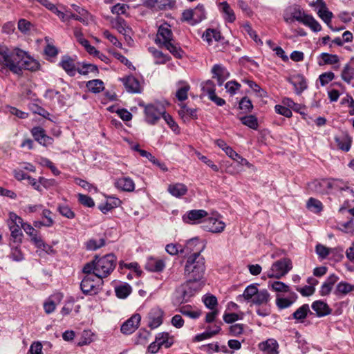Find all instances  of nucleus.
Listing matches in <instances>:
<instances>
[{
  "label": "nucleus",
  "instance_id": "obj_1",
  "mask_svg": "<svg viewBox=\"0 0 354 354\" xmlns=\"http://www.w3.org/2000/svg\"><path fill=\"white\" fill-rule=\"evenodd\" d=\"M117 263V257L113 254L102 257L95 256L89 263L85 264L82 272L85 274H93L100 279L107 277L114 270Z\"/></svg>",
  "mask_w": 354,
  "mask_h": 354
},
{
  "label": "nucleus",
  "instance_id": "obj_2",
  "mask_svg": "<svg viewBox=\"0 0 354 354\" xmlns=\"http://www.w3.org/2000/svg\"><path fill=\"white\" fill-rule=\"evenodd\" d=\"M155 41L156 44L163 46L175 57H183L184 52L178 44L175 42L173 38V32L168 24L164 23L158 27Z\"/></svg>",
  "mask_w": 354,
  "mask_h": 354
},
{
  "label": "nucleus",
  "instance_id": "obj_3",
  "mask_svg": "<svg viewBox=\"0 0 354 354\" xmlns=\"http://www.w3.org/2000/svg\"><path fill=\"white\" fill-rule=\"evenodd\" d=\"M205 271V258L200 252L190 254L186 261L185 266V274L194 280H202Z\"/></svg>",
  "mask_w": 354,
  "mask_h": 354
},
{
  "label": "nucleus",
  "instance_id": "obj_4",
  "mask_svg": "<svg viewBox=\"0 0 354 354\" xmlns=\"http://www.w3.org/2000/svg\"><path fill=\"white\" fill-rule=\"evenodd\" d=\"M14 64H12L11 71L15 74H20L23 69L36 71L39 64L30 57L27 53L19 48H15V57Z\"/></svg>",
  "mask_w": 354,
  "mask_h": 354
},
{
  "label": "nucleus",
  "instance_id": "obj_5",
  "mask_svg": "<svg viewBox=\"0 0 354 354\" xmlns=\"http://www.w3.org/2000/svg\"><path fill=\"white\" fill-rule=\"evenodd\" d=\"M203 286L204 282L202 280L189 278L185 283L176 289L177 293L180 295L178 298V301L179 303L187 302L189 298L199 292Z\"/></svg>",
  "mask_w": 354,
  "mask_h": 354
},
{
  "label": "nucleus",
  "instance_id": "obj_6",
  "mask_svg": "<svg viewBox=\"0 0 354 354\" xmlns=\"http://www.w3.org/2000/svg\"><path fill=\"white\" fill-rule=\"evenodd\" d=\"M23 219L18 216L15 213L9 214L8 225L11 232V239L14 243L20 244L22 241L23 233L22 228Z\"/></svg>",
  "mask_w": 354,
  "mask_h": 354
},
{
  "label": "nucleus",
  "instance_id": "obj_7",
  "mask_svg": "<svg viewBox=\"0 0 354 354\" xmlns=\"http://www.w3.org/2000/svg\"><path fill=\"white\" fill-rule=\"evenodd\" d=\"M87 274L82 280L80 288L85 295H96L100 292L103 281L102 279H97L95 274Z\"/></svg>",
  "mask_w": 354,
  "mask_h": 354
},
{
  "label": "nucleus",
  "instance_id": "obj_8",
  "mask_svg": "<svg viewBox=\"0 0 354 354\" xmlns=\"http://www.w3.org/2000/svg\"><path fill=\"white\" fill-rule=\"evenodd\" d=\"M292 268L290 259L283 258L275 261L268 272L269 278L280 279L286 275Z\"/></svg>",
  "mask_w": 354,
  "mask_h": 354
},
{
  "label": "nucleus",
  "instance_id": "obj_9",
  "mask_svg": "<svg viewBox=\"0 0 354 354\" xmlns=\"http://www.w3.org/2000/svg\"><path fill=\"white\" fill-rule=\"evenodd\" d=\"M319 185L324 187L326 192L332 190H339L349 192L351 194H353V189L347 186L346 183L339 179H324L319 183Z\"/></svg>",
  "mask_w": 354,
  "mask_h": 354
},
{
  "label": "nucleus",
  "instance_id": "obj_10",
  "mask_svg": "<svg viewBox=\"0 0 354 354\" xmlns=\"http://www.w3.org/2000/svg\"><path fill=\"white\" fill-rule=\"evenodd\" d=\"M165 113L162 106L148 104L145 108V120L148 124L153 125L160 120L161 115L163 117Z\"/></svg>",
  "mask_w": 354,
  "mask_h": 354
},
{
  "label": "nucleus",
  "instance_id": "obj_11",
  "mask_svg": "<svg viewBox=\"0 0 354 354\" xmlns=\"http://www.w3.org/2000/svg\"><path fill=\"white\" fill-rule=\"evenodd\" d=\"M208 215L207 212L204 209H192L183 216V221L187 224L196 225L205 222Z\"/></svg>",
  "mask_w": 354,
  "mask_h": 354
},
{
  "label": "nucleus",
  "instance_id": "obj_12",
  "mask_svg": "<svg viewBox=\"0 0 354 354\" xmlns=\"http://www.w3.org/2000/svg\"><path fill=\"white\" fill-rule=\"evenodd\" d=\"M15 57V49L10 50L7 46L0 45V68H8L11 71Z\"/></svg>",
  "mask_w": 354,
  "mask_h": 354
},
{
  "label": "nucleus",
  "instance_id": "obj_13",
  "mask_svg": "<svg viewBox=\"0 0 354 354\" xmlns=\"http://www.w3.org/2000/svg\"><path fill=\"white\" fill-rule=\"evenodd\" d=\"M122 82L126 91L130 93H141L143 91V86L140 82L133 75H128L120 78Z\"/></svg>",
  "mask_w": 354,
  "mask_h": 354
},
{
  "label": "nucleus",
  "instance_id": "obj_14",
  "mask_svg": "<svg viewBox=\"0 0 354 354\" xmlns=\"http://www.w3.org/2000/svg\"><path fill=\"white\" fill-rule=\"evenodd\" d=\"M164 312L159 308H152L148 314L149 323L148 326L151 329H155L160 326L162 323Z\"/></svg>",
  "mask_w": 354,
  "mask_h": 354
},
{
  "label": "nucleus",
  "instance_id": "obj_15",
  "mask_svg": "<svg viewBox=\"0 0 354 354\" xmlns=\"http://www.w3.org/2000/svg\"><path fill=\"white\" fill-rule=\"evenodd\" d=\"M141 317L139 314H135L127 319L121 326V332L123 334H131L138 327Z\"/></svg>",
  "mask_w": 354,
  "mask_h": 354
},
{
  "label": "nucleus",
  "instance_id": "obj_16",
  "mask_svg": "<svg viewBox=\"0 0 354 354\" xmlns=\"http://www.w3.org/2000/svg\"><path fill=\"white\" fill-rule=\"evenodd\" d=\"M203 227L206 231L213 233H220L224 230L225 224L216 218L209 217L205 220Z\"/></svg>",
  "mask_w": 354,
  "mask_h": 354
},
{
  "label": "nucleus",
  "instance_id": "obj_17",
  "mask_svg": "<svg viewBox=\"0 0 354 354\" xmlns=\"http://www.w3.org/2000/svg\"><path fill=\"white\" fill-rule=\"evenodd\" d=\"M212 77L217 80L218 86H221L223 82L230 77V73L225 67L221 64H215L212 68Z\"/></svg>",
  "mask_w": 354,
  "mask_h": 354
},
{
  "label": "nucleus",
  "instance_id": "obj_18",
  "mask_svg": "<svg viewBox=\"0 0 354 354\" xmlns=\"http://www.w3.org/2000/svg\"><path fill=\"white\" fill-rule=\"evenodd\" d=\"M31 133L34 138L41 145L47 146L53 143V138L47 136L45 130L41 127H33Z\"/></svg>",
  "mask_w": 354,
  "mask_h": 354
},
{
  "label": "nucleus",
  "instance_id": "obj_19",
  "mask_svg": "<svg viewBox=\"0 0 354 354\" xmlns=\"http://www.w3.org/2000/svg\"><path fill=\"white\" fill-rule=\"evenodd\" d=\"M115 187L121 191L131 192L135 189V183L130 177H122L114 182Z\"/></svg>",
  "mask_w": 354,
  "mask_h": 354
},
{
  "label": "nucleus",
  "instance_id": "obj_20",
  "mask_svg": "<svg viewBox=\"0 0 354 354\" xmlns=\"http://www.w3.org/2000/svg\"><path fill=\"white\" fill-rule=\"evenodd\" d=\"M218 6L225 21L228 23H233L235 21V13L227 1L220 2L218 4Z\"/></svg>",
  "mask_w": 354,
  "mask_h": 354
},
{
  "label": "nucleus",
  "instance_id": "obj_21",
  "mask_svg": "<svg viewBox=\"0 0 354 354\" xmlns=\"http://www.w3.org/2000/svg\"><path fill=\"white\" fill-rule=\"evenodd\" d=\"M288 81L294 86L295 93L297 95L301 94L304 90L307 88L306 80L305 77L301 74H297L292 76L288 80Z\"/></svg>",
  "mask_w": 354,
  "mask_h": 354
},
{
  "label": "nucleus",
  "instance_id": "obj_22",
  "mask_svg": "<svg viewBox=\"0 0 354 354\" xmlns=\"http://www.w3.org/2000/svg\"><path fill=\"white\" fill-rule=\"evenodd\" d=\"M145 268L149 271L159 272L165 269V263L162 259L151 257L147 259Z\"/></svg>",
  "mask_w": 354,
  "mask_h": 354
},
{
  "label": "nucleus",
  "instance_id": "obj_23",
  "mask_svg": "<svg viewBox=\"0 0 354 354\" xmlns=\"http://www.w3.org/2000/svg\"><path fill=\"white\" fill-rule=\"evenodd\" d=\"M312 309L316 313L317 317H324L331 313L332 310L328 305L321 300H317L312 304Z\"/></svg>",
  "mask_w": 354,
  "mask_h": 354
},
{
  "label": "nucleus",
  "instance_id": "obj_24",
  "mask_svg": "<svg viewBox=\"0 0 354 354\" xmlns=\"http://www.w3.org/2000/svg\"><path fill=\"white\" fill-rule=\"evenodd\" d=\"M259 348L266 354H279V344L274 339H268L260 343Z\"/></svg>",
  "mask_w": 354,
  "mask_h": 354
},
{
  "label": "nucleus",
  "instance_id": "obj_25",
  "mask_svg": "<svg viewBox=\"0 0 354 354\" xmlns=\"http://www.w3.org/2000/svg\"><path fill=\"white\" fill-rule=\"evenodd\" d=\"M318 16L328 25V26L333 31H338L342 28H334L330 24L333 16L332 12L327 8L326 3H322V8L318 9Z\"/></svg>",
  "mask_w": 354,
  "mask_h": 354
},
{
  "label": "nucleus",
  "instance_id": "obj_26",
  "mask_svg": "<svg viewBox=\"0 0 354 354\" xmlns=\"http://www.w3.org/2000/svg\"><path fill=\"white\" fill-rule=\"evenodd\" d=\"M59 65L70 76H74L77 68H75L74 59L70 56L65 55L62 58Z\"/></svg>",
  "mask_w": 354,
  "mask_h": 354
},
{
  "label": "nucleus",
  "instance_id": "obj_27",
  "mask_svg": "<svg viewBox=\"0 0 354 354\" xmlns=\"http://www.w3.org/2000/svg\"><path fill=\"white\" fill-rule=\"evenodd\" d=\"M297 297V295L294 292H290L287 298L277 297L276 299L277 306L279 309L287 308L296 301Z\"/></svg>",
  "mask_w": 354,
  "mask_h": 354
},
{
  "label": "nucleus",
  "instance_id": "obj_28",
  "mask_svg": "<svg viewBox=\"0 0 354 354\" xmlns=\"http://www.w3.org/2000/svg\"><path fill=\"white\" fill-rule=\"evenodd\" d=\"M308 314H312V312L310 310L308 304H305L297 308L292 314V318L297 321V322L303 323Z\"/></svg>",
  "mask_w": 354,
  "mask_h": 354
},
{
  "label": "nucleus",
  "instance_id": "obj_29",
  "mask_svg": "<svg viewBox=\"0 0 354 354\" xmlns=\"http://www.w3.org/2000/svg\"><path fill=\"white\" fill-rule=\"evenodd\" d=\"M337 146L339 149L348 151L351 149L352 145V138L347 135L342 134L335 138Z\"/></svg>",
  "mask_w": 354,
  "mask_h": 354
},
{
  "label": "nucleus",
  "instance_id": "obj_30",
  "mask_svg": "<svg viewBox=\"0 0 354 354\" xmlns=\"http://www.w3.org/2000/svg\"><path fill=\"white\" fill-rule=\"evenodd\" d=\"M270 300V295L267 290H259L257 295L254 296V299L251 301L252 304L255 305H263L266 304Z\"/></svg>",
  "mask_w": 354,
  "mask_h": 354
},
{
  "label": "nucleus",
  "instance_id": "obj_31",
  "mask_svg": "<svg viewBox=\"0 0 354 354\" xmlns=\"http://www.w3.org/2000/svg\"><path fill=\"white\" fill-rule=\"evenodd\" d=\"M168 192L175 197H181L187 194V188L183 183H176L169 185Z\"/></svg>",
  "mask_w": 354,
  "mask_h": 354
},
{
  "label": "nucleus",
  "instance_id": "obj_32",
  "mask_svg": "<svg viewBox=\"0 0 354 354\" xmlns=\"http://www.w3.org/2000/svg\"><path fill=\"white\" fill-rule=\"evenodd\" d=\"M258 290H259L256 284L249 285L246 287L243 293L238 296V299L241 300L243 298L245 301H252Z\"/></svg>",
  "mask_w": 354,
  "mask_h": 354
},
{
  "label": "nucleus",
  "instance_id": "obj_33",
  "mask_svg": "<svg viewBox=\"0 0 354 354\" xmlns=\"http://www.w3.org/2000/svg\"><path fill=\"white\" fill-rule=\"evenodd\" d=\"M202 38L204 41H206L209 44H210L213 39L216 41H219L221 38V35L218 30L208 28L203 32Z\"/></svg>",
  "mask_w": 354,
  "mask_h": 354
},
{
  "label": "nucleus",
  "instance_id": "obj_34",
  "mask_svg": "<svg viewBox=\"0 0 354 354\" xmlns=\"http://www.w3.org/2000/svg\"><path fill=\"white\" fill-rule=\"evenodd\" d=\"M132 288L129 284L124 283L115 288L116 296L120 299L127 298L131 292Z\"/></svg>",
  "mask_w": 354,
  "mask_h": 354
},
{
  "label": "nucleus",
  "instance_id": "obj_35",
  "mask_svg": "<svg viewBox=\"0 0 354 354\" xmlns=\"http://www.w3.org/2000/svg\"><path fill=\"white\" fill-rule=\"evenodd\" d=\"M301 24L314 32H319L322 30L321 25L312 15H306Z\"/></svg>",
  "mask_w": 354,
  "mask_h": 354
},
{
  "label": "nucleus",
  "instance_id": "obj_36",
  "mask_svg": "<svg viewBox=\"0 0 354 354\" xmlns=\"http://www.w3.org/2000/svg\"><path fill=\"white\" fill-rule=\"evenodd\" d=\"M143 3L147 7L162 10L169 5L170 0H144Z\"/></svg>",
  "mask_w": 354,
  "mask_h": 354
},
{
  "label": "nucleus",
  "instance_id": "obj_37",
  "mask_svg": "<svg viewBox=\"0 0 354 354\" xmlns=\"http://www.w3.org/2000/svg\"><path fill=\"white\" fill-rule=\"evenodd\" d=\"M242 124L253 130H257L259 122L257 118L254 115H245L240 118Z\"/></svg>",
  "mask_w": 354,
  "mask_h": 354
},
{
  "label": "nucleus",
  "instance_id": "obj_38",
  "mask_svg": "<svg viewBox=\"0 0 354 354\" xmlns=\"http://www.w3.org/2000/svg\"><path fill=\"white\" fill-rule=\"evenodd\" d=\"M156 339L157 343L161 346H164L165 348H169L174 343L172 337H170L169 334L165 332L158 333Z\"/></svg>",
  "mask_w": 354,
  "mask_h": 354
},
{
  "label": "nucleus",
  "instance_id": "obj_39",
  "mask_svg": "<svg viewBox=\"0 0 354 354\" xmlns=\"http://www.w3.org/2000/svg\"><path fill=\"white\" fill-rule=\"evenodd\" d=\"M86 86L87 88L93 93H98L104 88L103 82L99 79L87 82Z\"/></svg>",
  "mask_w": 354,
  "mask_h": 354
},
{
  "label": "nucleus",
  "instance_id": "obj_40",
  "mask_svg": "<svg viewBox=\"0 0 354 354\" xmlns=\"http://www.w3.org/2000/svg\"><path fill=\"white\" fill-rule=\"evenodd\" d=\"M179 312L184 316L192 319H197L201 314L200 310H194L190 305H186L179 308Z\"/></svg>",
  "mask_w": 354,
  "mask_h": 354
},
{
  "label": "nucleus",
  "instance_id": "obj_41",
  "mask_svg": "<svg viewBox=\"0 0 354 354\" xmlns=\"http://www.w3.org/2000/svg\"><path fill=\"white\" fill-rule=\"evenodd\" d=\"M22 229L24 232L30 236L31 241L35 244L37 240H39L41 237L37 236L38 232L30 224L24 223H22Z\"/></svg>",
  "mask_w": 354,
  "mask_h": 354
},
{
  "label": "nucleus",
  "instance_id": "obj_42",
  "mask_svg": "<svg viewBox=\"0 0 354 354\" xmlns=\"http://www.w3.org/2000/svg\"><path fill=\"white\" fill-rule=\"evenodd\" d=\"M322 61L319 62V65L322 66L324 64H334L339 62L338 56L336 55H332L326 53H323L320 55Z\"/></svg>",
  "mask_w": 354,
  "mask_h": 354
},
{
  "label": "nucleus",
  "instance_id": "obj_43",
  "mask_svg": "<svg viewBox=\"0 0 354 354\" xmlns=\"http://www.w3.org/2000/svg\"><path fill=\"white\" fill-rule=\"evenodd\" d=\"M307 208L314 213H319L323 209V205L320 201L314 198H310L307 201Z\"/></svg>",
  "mask_w": 354,
  "mask_h": 354
},
{
  "label": "nucleus",
  "instance_id": "obj_44",
  "mask_svg": "<svg viewBox=\"0 0 354 354\" xmlns=\"http://www.w3.org/2000/svg\"><path fill=\"white\" fill-rule=\"evenodd\" d=\"M201 89L204 95H207L208 97L216 92L215 84L213 81L208 80L201 84Z\"/></svg>",
  "mask_w": 354,
  "mask_h": 354
},
{
  "label": "nucleus",
  "instance_id": "obj_45",
  "mask_svg": "<svg viewBox=\"0 0 354 354\" xmlns=\"http://www.w3.org/2000/svg\"><path fill=\"white\" fill-rule=\"evenodd\" d=\"M17 244L16 246L11 245V250L8 257L12 261H21L24 259V256L19 248V244Z\"/></svg>",
  "mask_w": 354,
  "mask_h": 354
},
{
  "label": "nucleus",
  "instance_id": "obj_46",
  "mask_svg": "<svg viewBox=\"0 0 354 354\" xmlns=\"http://www.w3.org/2000/svg\"><path fill=\"white\" fill-rule=\"evenodd\" d=\"M77 71L81 74L86 75L89 73H98V68L96 65L91 64L83 63L81 67L77 68Z\"/></svg>",
  "mask_w": 354,
  "mask_h": 354
},
{
  "label": "nucleus",
  "instance_id": "obj_47",
  "mask_svg": "<svg viewBox=\"0 0 354 354\" xmlns=\"http://www.w3.org/2000/svg\"><path fill=\"white\" fill-rule=\"evenodd\" d=\"M226 154L232 160L238 162L241 165H246L248 167L250 166L249 162L245 158L238 154L232 148L227 149Z\"/></svg>",
  "mask_w": 354,
  "mask_h": 354
},
{
  "label": "nucleus",
  "instance_id": "obj_48",
  "mask_svg": "<svg viewBox=\"0 0 354 354\" xmlns=\"http://www.w3.org/2000/svg\"><path fill=\"white\" fill-rule=\"evenodd\" d=\"M268 287H270L274 291L278 292H289L290 293V288L288 285L285 284L283 282L276 281L274 282H269Z\"/></svg>",
  "mask_w": 354,
  "mask_h": 354
},
{
  "label": "nucleus",
  "instance_id": "obj_49",
  "mask_svg": "<svg viewBox=\"0 0 354 354\" xmlns=\"http://www.w3.org/2000/svg\"><path fill=\"white\" fill-rule=\"evenodd\" d=\"M353 75L354 68L352 66L351 64H346L342 72V79L345 82L350 83L353 78Z\"/></svg>",
  "mask_w": 354,
  "mask_h": 354
},
{
  "label": "nucleus",
  "instance_id": "obj_50",
  "mask_svg": "<svg viewBox=\"0 0 354 354\" xmlns=\"http://www.w3.org/2000/svg\"><path fill=\"white\" fill-rule=\"evenodd\" d=\"M193 12L195 17L194 23L201 22L205 18V10L204 6L201 4H198L193 9Z\"/></svg>",
  "mask_w": 354,
  "mask_h": 354
},
{
  "label": "nucleus",
  "instance_id": "obj_51",
  "mask_svg": "<svg viewBox=\"0 0 354 354\" xmlns=\"http://www.w3.org/2000/svg\"><path fill=\"white\" fill-rule=\"evenodd\" d=\"M35 245L37 248L41 249L48 254H54L55 253V250L53 249V248L51 245L46 243L41 239V238H40L39 240H37V242L35 243Z\"/></svg>",
  "mask_w": 354,
  "mask_h": 354
},
{
  "label": "nucleus",
  "instance_id": "obj_52",
  "mask_svg": "<svg viewBox=\"0 0 354 354\" xmlns=\"http://www.w3.org/2000/svg\"><path fill=\"white\" fill-rule=\"evenodd\" d=\"M178 113L183 118H185L187 115L192 118H197L196 109L189 108L185 104L182 106L181 109L178 111Z\"/></svg>",
  "mask_w": 354,
  "mask_h": 354
},
{
  "label": "nucleus",
  "instance_id": "obj_53",
  "mask_svg": "<svg viewBox=\"0 0 354 354\" xmlns=\"http://www.w3.org/2000/svg\"><path fill=\"white\" fill-rule=\"evenodd\" d=\"M58 212L62 214L63 216L72 219L75 218V213L72 211V209L66 205H59L57 207Z\"/></svg>",
  "mask_w": 354,
  "mask_h": 354
},
{
  "label": "nucleus",
  "instance_id": "obj_54",
  "mask_svg": "<svg viewBox=\"0 0 354 354\" xmlns=\"http://www.w3.org/2000/svg\"><path fill=\"white\" fill-rule=\"evenodd\" d=\"M162 118L165 120V121L167 122L168 126L171 128V129L174 132H175L176 133H178L180 132V129H179V127H178V124L174 120V119L169 114L166 113V112H165L163 114Z\"/></svg>",
  "mask_w": 354,
  "mask_h": 354
},
{
  "label": "nucleus",
  "instance_id": "obj_55",
  "mask_svg": "<svg viewBox=\"0 0 354 354\" xmlns=\"http://www.w3.org/2000/svg\"><path fill=\"white\" fill-rule=\"evenodd\" d=\"M337 228L346 233H353L354 230L353 218H351L348 221L344 223H339Z\"/></svg>",
  "mask_w": 354,
  "mask_h": 354
},
{
  "label": "nucleus",
  "instance_id": "obj_56",
  "mask_svg": "<svg viewBox=\"0 0 354 354\" xmlns=\"http://www.w3.org/2000/svg\"><path fill=\"white\" fill-rule=\"evenodd\" d=\"M32 24L25 19H21L18 21L17 27L19 30L23 34H27L30 30Z\"/></svg>",
  "mask_w": 354,
  "mask_h": 354
},
{
  "label": "nucleus",
  "instance_id": "obj_57",
  "mask_svg": "<svg viewBox=\"0 0 354 354\" xmlns=\"http://www.w3.org/2000/svg\"><path fill=\"white\" fill-rule=\"evenodd\" d=\"M289 10L290 11V14L295 21L302 23L306 14H305L299 8L297 7L290 8Z\"/></svg>",
  "mask_w": 354,
  "mask_h": 354
},
{
  "label": "nucleus",
  "instance_id": "obj_58",
  "mask_svg": "<svg viewBox=\"0 0 354 354\" xmlns=\"http://www.w3.org/2000/svg\"><path fill=\"white\" fill-rule=\"evenodd\" d=\"M352 290V286L348 283L340 282L337 284L336 287V294L337 295H346L350 291Z\"/></svg>",
  "mask_w": 354,
  "mask_h": 354
},
{
  "label": "nucleus",
  "instance_id": "obj_59",
  "mask_svg": "<svg viewBox=\"0 0 354 354\" xmlns=\"http://www.w3.org/2000/svg\"><path fill=\"white\" fill-rule=\"evenodd\" d=\"M79 202L88 207H93L95 206V203L93 198L87 195L79 194H78Z\"/></svg>",
  "mask_w": 354,
  "mask_h": 354
},
{
  "label": "nucleus",
  "instance_id": "obj_60",
  "mask_svg": "<svg viewBox=\"0 0 354 354\" xmlns=\"http://www.w3.org/2000/svg\"><path fill=\"white\" fill-rule=\"evenodd\" d=\"M30 109L34 113H37L45 118H48L50 115V113L44 108L40 106H38L35 104H32L30 105Z\"/></svg>",
  "mask_w": 354,
  "mask_h": 354
},
{
  "label": "nucleus",
  "instance_id": "obj_61",
  "mask_svg": "<svg viewBox=\"0 0 354 354\" xmlns=\"http://www.w3.org/2000/svg\"><path fill=\"white\" fill-rule=\"evenodd\" d=\"M239 109L245 112H250L253 109L251 100L247 97H243L239 102Z\"/></svg>",
  "mask_w": 354,
  "mask_h": 354
},
{
  "label": "nucleus",
  "instance_id": "obj_62",
  "mask_svg": "<svg viewBox=\"0 0 354 354\" xmlns=\"http://www.w3.org/2000/svg\"><path fill=\"white\" fill-rule=\"evenodd\" d=\"M190 88L188 84H185L176 91V96L179 101H184L187 98V93Z\"/></svg>",
  "mask_w": 354,
  "mask_h": 354
},
{
  "label": "nucleus",
  "instance_id": "obj_63",
  "mask_svg": "<svg viewBox=\"0 0 354 354\" xmlns=\"http://www.w3.org/2000/svg\"><path fill=\"white\" fill-rule=\"evenodd\" d=\"M237 5L242 12L248 17H251L253 15L251 8L246 1L243 0H239L237 1Z\"/></svg>",
  "mask_w": 354,
  "mask_h": 354
},
{
  "label": "nucleus",
  "instance_id": "obj_64",
  "mask_svg": "<svg viewBox=\"0 0 354 354\" xmlns=\"http://www.w3.org/2000/svg\"><path fill=\"white\" fill-rule=\"evenodd\" d=\"M240 87L241 84L234 80L227 82L225 85V88H226L227 91L229 92L231 95H234L236 91L240 88Z\"/></svg>",
  "mask_w": 354,
  "mask_h": 354
}]
</instances>
